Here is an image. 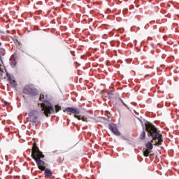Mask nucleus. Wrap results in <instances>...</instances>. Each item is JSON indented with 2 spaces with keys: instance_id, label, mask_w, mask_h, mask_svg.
Masks as SVG:
<instances>
[{
  "instance_id": "1",
  "label": "nucleus",
  "mask_w": 179,
  "mask_h": 179,
  "mask_svg": "<svg viewBox=\"0 0 179 179\" xmlns=\"http://www.w3.org/2000/svg\"><path fill=\"white\" fill-rule=\"evenodd\" d=\"M31 157L36 162L37 166H45V162L41 159H44L45 155L43 152L40 151V148L36 143L32 147Z\"/></svg>"
},
{
  "instance_id": "2",
  "label": "nucleus",
  "mask_w": 179,
  "mask_h": 179,
  "mask_svg": "<svg viewBox=\"0 0 179 179\" xmlns=\"http://www.w3.org/2000/svg\"><path fill=\"white\" fill-rule=\"evenodd\" d=\"M64 113H67V114H73L74 115V117L76 118L77 120H78L79 121L82 120V121H86V119L85 118H81L80 116H79V114H80V109L78 107H75V106H70V107H66L64 110Z\"/></svg>"
},
{
  "instance_id": "3",
  "label": "nucleus",
  "mask_w": 179,
  "mask_h": 179,
  "mask_svg": "<svg viewBox=\"0 0 179 179\" xmlns=\"http://www.w3.org/2000/svg\"><path fill=\"white\" fill-rule=\"evenodd\" d=\"M22 93H24V94H27L28 96L36 97V96H38V90L34 87V85L28 84L23 88Z\"/></svg>"
},
{
  "instance_id": "4",
  "label": "nucleus",
  "mask_w": 179,
  "mask_h": 179,
  "mask_svg": "<svg viewBox=\"0 0 179 179\" xmlns=\"http://www.w3.org/2000/svg\"><path fill=\"white\" fill-rule=\"evenodd\" d=\"M29 122L31 123L33 127H37V121H38V117L40 116V112L36 109L31 110L28 114Z\"/></svg>"
},
{
  "instance_id": "5",
  "label": "nucleus",
  "mask_w": 179,
  "mask_h": 179,
  "mask_svg": "<svg viewBox=\"0 0 179 179\" xmlns=\"http://www.w3.org/2000/svg\"><path fill=\"white\" fill-rule=\"evenodd\" d=\"M152 142H154L155 146H160L163 143V135L160 134V131L152 132L151 135Z\"/></svg>"
},
{
  "instance_id": "6",
  "label": "nucleus",
  "mask_w": 179,
  "mask_h": 179,
  "mask_svg": "<svg viewBox=\"0 0 179 179\" xmlns=\"http://www.w3.org/2000/svg\"><path fill=\"white\" fill-rule=\"evenodd\" d=\"M108 128L110 131H111V132L114 134V135H115L116 136H121V132L120 131V130H118V127L115 123H109Z\"/></svg>"
},
{
  "instance_id": "7",
  "label": "nucleus",
  "mask_w": 179,
  "mask_h": 179,
  "mask_svg": "<svg viewBox=\"0 0 179 179\" xmlns=\"http://www.w3.org/2000/svg\"><path fill=\"white\" fill-rule=\"evenodd\" d=\"M41 101L45 107H49V113L50 114H55V108H54V105L50 101L47 99H41Z\"/></svg>"
},
{
  "instance_id": "8",
  "label": "nucleus",
  "mask_w": 179,
  "mask_h": 179,
  "mask_svg": "<svg viewBox=\"0 0 179 179\" xmlns=\"http://www.w3.org/2000/svg\"><path fill=\"white\" fill-rule=\"evenodd\" d=\"M5 72L6 73L7 80L10 83L11 87L13 88L16 87V83L13 82V80H15V76L9 73V72H8V70L6 69H5Z\"/></svg>"
},
{
  "instance_id": "9",
  "label": "nucleus",
  "mask_w": 179,
  "mask_h": 179,
  "mask_svg": "<svg viewBox=\"0 0 179 179\" xmlns=\"http://www.w3.org/2000/svg\"><path fill=\"white\" fill-rule=\"evenodd\" d=\"M147 132H153V131H157V128L152 123H148L145 127Z\"/></svg>"
},
{
  "instance_id": "10",
  "label": "nucleus",
  "mask_w": 179,
  "mask_h": 179,
  "mask_svg": "<svg viewBox=\"0 0 179 179\" xmlns=\"http://www.w3.org/2000/svg\"><path fill=\"white\" fill-rule=\"evenodd\" d=\"M108 99H109V100L112 101L114 106H117L118 95L115 94L114 95L109 96Z\"/></svg>"
},
{
  "instance_id": "11",
  "label": "nucleus",
  "mask_w": 179,
  "mask_h": 179,
  "mask_svg": "<svg viewBox=\"0 0 179 179\" xmlns=\"http://www.w3.org/2000/svg\"><path fill=\"white\" fill-rule=\"evenodd\" d=\"M10 64L11 68H16V66L17 65V62H16V58L12 57L10 59Z\"/></svg>"
},
{
  "instance_id": "12",
  "label": "nucleus",
  "mask_w": 179,
  "mask_h": 179,
  "mask_svg": "<svg viewBox=\"0 0 179 179\" xmlns=\"http://www.w3.org/2000/svg\"><path fill=\"white\" fill-rule=\"evenodd\" d=\"M44 174L45 176H46V177H48L49 178L52 177V171H51V169L48 168H45Z\"/></svg>"
},
{
  "instance_id": "13",
  "label": "nucleus",
  "mask_w": 179,
  "mask_h": 179,
  "mask_svg": "<svg viewBox=\"0 0 179 179\" xmlns=\"http://www.w3.org/2000/svg\"><path fill=\"white\" fill-rule=\"evenodd\" d=\"M145 148L148 150H153V141H148L145 143Z\"/></svg>"
},
{
  "instance_id": "14",
  "label": "nucleus",
  "mask_w": 179,
  "mask_h": 179,
  "mask_svg": "<svg viewBox=\"0 0 179 179\" xmlns=\"http://www.w3.org/2000/svg\"><path fill=\"white\" fill-rule=\"evenodd\" d=\"M140 139H141V141H145V139H146V132L145 131V129H143V131L140 136Z\"/></svg>"
},
{
  "instance_id": "15",
  "label": "nucleus",
  "mask_w": 179,
  "mask_h": 179,
  "mask_svg": "<svg viewBox=\"0 0 179 179\" xmlns=\"http://www.w3.org/2000/svg\"><path fill=\"white\" fill-rule=\"evenodd\" d=\"M118 101H121V103L123 104V106H125L128 110H129V107L128 106V105H127V103H125V102H124V100H122V99H121V97L117 96V102Z\"/></svg>"
},
{
  "instance_id": "16",
  "label": "nucleus",
  "mask_w": 179,
  "mask_h": 179,
  "mask_svg": "<svg viewBox=\"0 0 179 179\" xmlns=\"http://www.w3.org/2000/svg\"><path fill=\"white\" fill-rule=\"evenodd\" d=\"M115 94H114V92L113 90H110L108 92V97H111V96H114Z\"/></svg>"
},
{
  "instance_id": "17",
  "label": "nucleus",
  "mask_w": 179,
  "mask_h": 179,
  "mask_svg": "<svg viewBox=\"0 0 179 179\" xmlns=\"http://www.w3.org/2000/svg\"><path fill=\"white\" fill-rule=\"evenodd\" d=\"M0 55H5V49L0 48Z\"/></svg>"
},
{
  "instance_id": "18",
  "label": "nucleus",
  "mask_w": 179,
  "mask_h": 179,
  "mask_svg": "<svg viewBox=\"0 0 179 179\" xmlns=\"http://www.w3.org/2000/svg\"><path fill=\"white\" fill-rule=\"evenodd\" d=\"M115 43H116V41H110V45H111V47H115Z\"/></svg>"
},
{
  "instance_id": "19",
  "label": "nucleus",
  "mask_w": 179,
  "mask_h": 179,
  "mask_svg": "<svg viewBox=\"0 0 179 179\" xmlns=\"http://www.w3.org/2000/svg\"><path fill=\"white\" fill-rule=\"evenodd\" d=\"M122 13L123 15H127V13H128V8H124Z\"/></svg>"
},
{
  "instance_id": "20",
  "label": "nucleus",
  "mask_w": 179,
  "mask_h": 179,
  "mask_svg": "<svg viewBox=\"0 0 179 179\" xmlns=\"http://www.w3.org/2000/svg\"><path fill=\"white\" fill-rule=\"evenodd\" d=\"M60 110H61V106H57L55 108L56 113H58V111H60Z\"/></svg>"
},
{
  "instance_id": "21",
  "label": "nucleus",
  "mask_w": 179,
  "mask_h": 179,
  "mask_svg": "<svg viewBox=\"0 0 179 179\" xmlns=\"http://www.w3.org/2000/svg\"><path fill=\"white\" fill-rule=\"evenodd\" d=\"M0 78H3V71L0 70Z\"/></svg>"
},
{
  "instance_id": "22",
  "label": "nucleus",
  "mask_w": 179,
  "mask_h": 179,
  "mask_svg": "<svg viewBox=\"0 0 179 179\" xmlns=\"http://www.w3.org/2000/svg\"><path fill=\"white\" fill-rule=\"evenodd\" d=\"M116 44L117 47H120V44H121V43L120 42V41H116Z\"/></svg>"
},
{
  "instance_id": "23",
  "label": "nucleus",
  "mask_w": 179,
  "mask_h": 179,
  "mask_svg": "<svg viewBox=\"0 0 179 179\" xmlns=\"http://www.w3.org/2000/svg\"><path fill=\"white\" fill-rule=\"evenodd\" d=\"M0 62H1V64H3V60H2V55H0Z\"/></svg>"
},
{
  "instance_id": "24",
  "label": "nucleus",
  "mask_w": 179,
  "mask_h": 179,
  "mask_svg": "<svg viewBox=\"0 0 179 179\" xmlns=\"http://www.w3.org/2000/svg\"><path fill=\"white\" fill-rule=\"evenodd\" d=\"M157 107H158V108H162V107H163V105H162L160 103H157Z\"/></svg>"
},
{
  "instance_id": "25",
  "label": "nucleus",
  "mask_w": 179,
  "mask_h": 179,
  "mask_svg": "<svg viewBox=\"0 0 179 179\" xmlns=\"http://www.w3.org/2000/svg\"><path fill=\"white\" fill-rule=\"evenodd\" d=\"M138 120H139V121H140V122H141V125L143 127V122L141 119H138Z\"/></svg>"
},
{
  "instance_id": "26",
  "label": "nucleus",
  "mask_w": 179,
  "mask_h": 179,
  "mask_svg": "<svg viewBox=\"0 0 179 179\" xmlns=\"http://www.w3.org/2000/svg\"><path fill=\"white\" fill-rule=\"evenodd\" d=\"M122 138H123V139H124L125 141H128V137L123 136Z\"/></svg>"
},
{
  "instance_id": "27",
  "label": "nucleus",
  "mask_w": 179,
  "mask_h": 179,
  "mask_svg": "<svg viewBox=\"0 0 179 179\" xmlns=\"http://www.w3.org/2000/svg\"><path fill=\"white\" fill-rule=\"evenodd\" d=\"M27 153L30 154V149H28V150H27Z\"/></svg>"
},
{
  "instance_id": "28",
  "label": "nucleus",
  "mask_w": 179,
  "mask_h": 179,
  "mask_svg": "<svg viewBox=\"0 0 179 179\" xmlns=\"http://www.w3.org/2000/svg\"><path fill=\"white\" fill-rule=\"evenodd\" d=\"M130 8L132 9V8H135V6H134V5H131Z\"/></svg>"
},
{
  "instance_id": "29",
  "label": "nucleus",
  "mask_w": 179,
  "mask_h": 179,
  "mask_svg": "<svg viewBox=\"0 0 179 179\" xmlns=\"http://www.w3.org/2000/svg\"><path fill=\"white\" fill-rule=\"evenodd\" d=\"M110 36H114V34H113V32L110 33Z\"/></svg>"
},
{
  "instance_id": "30",
  "label": "nucleus",
  "mask_w": 179,
  "mask_h": 179,
  "mask_svg": "<svg viewBox=\"0 0 179 179\" xmlns=\"http://www.w3.org/2000/svg\"><path fill=\"white\" fill-rule=\"evenodd\" d=\"M4 104H5L6 106H8V102L6 101V102L4 103Z\"/></svg>"
},
{
  "instance_id": "31",
  "label": "nucleus",
  "mask_w": 179,
  "mask_h": 179,
  "mask_svg": "<svg viewBox=\"0 0 179 179\" xmlns=\"http://www.w3.org/2000/svg\"><path fill=\"white\" fill-rule=\"evenodd\" d=\"M148 40H152V38H150V37H148Z\"/></svg>"
},
{
  "instance_id": "32",
  "label": "nucleus",
  "mask_w": 179,
  "mask_h": 179,
  "mask_svg": "<svg viewBox=\"0 0 179 179\" xmlns=\"http://www.w3.org/2000/svg\"><path fill=\"white\" fill-rule=\"evenodd\" d=\"M153 48H156V47L155 46V45H152Z\"/></svg>"
},
{
  "instance_id": "33",
  "label": "nucleus",
  "mask_w": 179,
  "mask_h": 179,
  "mask_svg": "<svg viewBox=\"0 0 179 179\" xmlns=\"http://www.w3.org/2000/svg\"><path fill=\"white\" fill-rule=\"evenodd\" d=\"M162 58L163 59H164V56H162Z\"/></svg>"
},
{
  "instance_id": "34",
  "label": "nucleus",
  "mask_w": 179,
  "mask_h": 179,
  "mask_svg": "<svg viewBox=\"0 0 179 179\" xmlns=\"http://www.w3.org/2000/svg\"><path fill=\"white\" fill-rule=\"evenodd\" d=\"M138 1H139V0H136V1H135V3L138 2Z\"/></svg>"
},
{
  "instance_id": "35",
  "label": "nucleus",
  "mask_w": 179,
  "mask_h": 179,
  "mask_svg": "<svg viewBox=\"0 0 179 179\" xmlns=\"http://www.w3.org/2000/svg\"><path fill=\"white\" fill-rule=\"evenodd\" d=\"M154 117H156V115H154Z\"/></svg>"
},
{
  "instance_id": "36",
  "label": "nucleus",
  "mask_w": 179,
  "mask_h": 179,
  "mask_svg": "<svg viewBox=\"0 0 179 179\" xmlns=\"http://www.w3.org/2000/svg\"><path fill=\"white\" fill-rule=\"evenodd\" d=\"M154 117H156V115H154Z\"/></svg>"
},
{
  "instance_id": "37",
  "label": "nucleus",
  "mask_w": 179,
  "mask_h": 179,
  "mask_svg": "<svg viewBox=\"0 0 179 179\" xmlns=\"http://www.w3.org/2000/svg\"><path fill=\"white\" fill-rule=\"evenodd\" d=\"M120 13H121V10H120Z\"/></svg>"
},
{
  "instance_id": "38",
  "label": "nucleus",
  "mask_w": 179,
  "mask_h": 179,
  "mask_svg": "<svg viewBox=\"0 0 179 179\" xmlns=\"http://www.w3.org/2000/svg\"><path fill=\"white\" fill-rule=\"evenodd\" d=\"M146 76H149V75H146Z\"/></svg>"
},
{
  "instance_id": "39",
  "label": "nucleus",
  "mask_w": 179,
  "mask_h": 179,
  "mask_svg": "<svg viewBox=\"0 0 179 179\" xmlns=\"http://www.w3.org/2000/svg\"><path fill=\"white\" fill-rule=\"evenodd\" d=\"M146 156H148V154L146 155Z\"/></svg>"
}]
</instances>
